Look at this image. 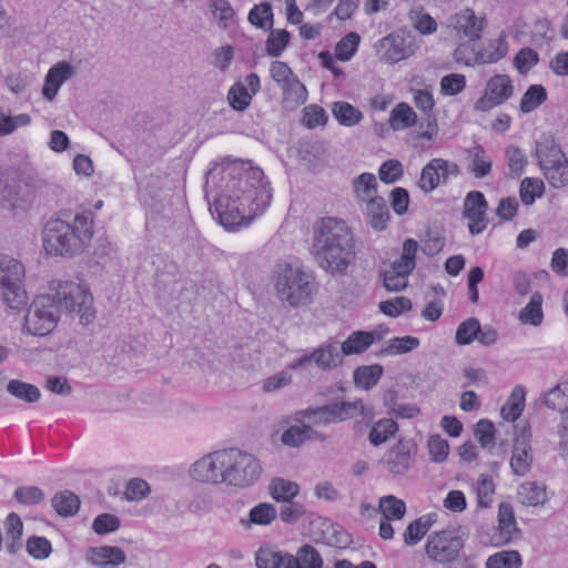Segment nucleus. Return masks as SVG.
<instances>
[{"label":"nucleus","mask_w":568,"mask_h":568,"mask_svg":"<svg viewBox=\"0 0 568 568\" xmlns=\"http://www.w3.org/2000/svg\"><path fill=\"white\" fill-rule=\"evenodd\" d=\"M539 61L538 53L531 48L520 49L514 58V67L517 71L525 75L527 74Z\"/></svg>","instance_id":"e2e57ef3"},{"label":"nucleus","mask_w":568,"mask_h":568,"mask_svg":"<svg viewBox=\"0 0 568 568\" xmlns=\"http://www.w3.org/2000/svg\"><path fill=\"white\" fill-rule=\"evenodd\" d=\"M478 333H480V322L476 317H469L458 325L455 341L458 345H469L477 339Z\"/></svg>","instance_id":"864d4df0"},{"label":"nucleus","mask_w":568,"mask_h":568,"mask_svg":"<svg viewBox=\"0 0 568 568\" xmlns=\"http://www.w3.org/2000/svg\"><path fill=\"white\" fill-rule=\"evenodd\" d=\"M545 179L554 189H562L568 185V159L551 161L540 166Z\"/></svg>","instance_id":"393cba45"},{"label":"nucleus","mask_w":568,"mask_h":568,"mask_svg":"<svg viewBox=\"0 0 568 568\" xmlns=\"http://www.w3.org/2000/svg\"><path fill=\"white\" fill-rule=\"evenodd\" d=\"M446 243L444 231L440 229H428L426 231V240L422 246V251L427 256L437 255L444 248Z\"/></svg>","instance_id":"052dcab7"},{"label":"nucleus","mask_w":568,"mask_h":568,"mask_svg":"<svg viewBox=\"0 0 568 568\" xmlns=\"http://www.w3.org/2000/svg\"><path fill=\"white\" fill-rule=\"evenodd\" d=\"M379 48L383 51L382 60L388 63L399 62L414 53L415 45L410 37L404 33L394 32L379 40Z\"/></svg>","instance_id":"4468645a"},{"label":"nucleus","mask_w":568,"mask_h":568,"mask_svg":"<svg viewBox=\"0 0 568 568\" xmlns=\"http://www.w3.org/2000/svg\"><path fill=\"white\" fill-rule=\"evenodd\" d=\"M530 432L524 428L520 436L515 438L513 454L510 458V467L515 475L525 476L529 473L532 464L531 447L528 437Z\"/></svg>","instance_id":"dca6fc26"},{"label":"nucleus","mask_w":568,"mask_h":568,"mask_svg":"<svg viewBox=\"0 0 568 568\" xmlns=\"http://www.w3.org/2000/svg\"><path fill=\"white\" fill-rule=\"evenodd\" d=\"M464 547L465 540L456 530L444 529L428 535L425 552L428 559L445 568H477L473 557H460Z\"/></svg>","instance_id":"6e6552de"},{"label":"nucleus","mask_w":568,"mask_h":568,"mask_svg":"<svg viewBox=\"0 0 568 568\" xmlns=\"http://www.w3.org/2000/svg\"><path fill=\"white\" fill-rule=\"evenodd\" d=\"M375 342V337L366 331L353 332L341 345L343 355L362 354Z\"/></svg>","instance_id":"c756f323"},{"label":"nucleus","mask_w":568,"mask_h":568,"mask_svg":"<svg viewBox=\"0 0 568 568\" xmlns=\"http://www.w3.org/2000/svg\"><path fill=\"white\" fill-rule=\"evenodd\" d=\"M51 505L60 516L70 517L78 513L80 499L74 493L63 490L52 497Z\"/></svg>","instance_id":"72a5a7b5"},{"label":"nucleus","mask_w":568,"mask_h":568,"mask_svg":"<svg viewBox=\"0 0 568 568\" xmlns=\"http://www.w3.org/2000/svg\"><path fill=\"white\" fill-rule=\"evenodd\" d=\"M13 497L23 506H34L44 499V493L38 486H21L14 490Z\"/></svg>","instance_id":"680f3d73"},{"label":"nucleus","mask_w":568,"mask_h":568,"mask_svg":"<svg viewBox=\"0 0 568 568\" xmlns=\"http://www.w3.org/2000/svg\"><path fill=\"white\" fill-rule=\"evenodd\" d=\"M7 390L27 403H34L40 398V390L37 386L18 379H11L7 385Z\"/></svg>","instance_id":"3c124183"},{"label":"nucleus","mask_w":568,"mask_h":568,"mask_svg":"<svg viewBox=\"0 0 568 568\" xmlns=\"http://www.w3.org/2000/svg\"><path fill=\"white\" fill-rule=\"evenodd\" d=\"M409 18L413 21L415 29L422 34H432L437 30V22L435 19L424 12L423 9L410 10Z\"/></svg>","instance_id":"0e129e2a"},{"label":"nucleus","mask_w":568,"mask_h":568,"mask_svg":"<svg viewBox=\"0 0 568 568\" xmlns=\"http://www.w3.org/2000/svg\"><path fill=\"white\" fill-rule=\"evenodd\" d=\"M327 120L328 115L326 111L317 104H311L303 109L302 123L308 129L325 125Z\"/></svg>","instance_id":"69168bd1"},{"label":"nucleus","mask_w":568,"mask_h":568,"mask_svg":"<svg viewBox=\"0 0 568 568\" xmlns=\"http://www.w3.org/2000/svg\"><path fill=\"white\" fill-rule=\"evenodd\" d=\"M364 202L366 203L365 215L369 226L378 232L386 230L390 215L385 199L374 195Z\"/></svg>","instance_id":"412c9836"},{"label":"nucleus","mask_w":568,"mask_h":568,"mask_svg":"<svg viewBox=\"0 0 568 568\" xmlns=\"http://www.w3.org/2000/svg\"><path fill=\"white\" fill-rule=\"evenodd\" d=\"M265 42V50L267 55L277 58L286 49L290 43L291 33L285 29L274 30L273 28Z\"/></svg>","instance_id":"c03bdc74"},{"label":"nucleus","mask_w":568,"mask_h":568,"mask_svg":"<svg viewBox=\"0 0 568 568\" xmlns=\"http://www.w3.org/2000/svg\"><path fill=\"white\" fill-rule=\"evenodd\" d=\"M513 93L514 85L509 75L495 74L487 81L484 95L475 102L474 108L480 112L489 111L510 99Z\"/></svg>","instance_id":"9b49d317"},{"label":"nucleus","mask_w":568,"mask_h":568,"mask_svg":"<svg viewBox=\"0 0 568 568\" xmlns=\"http://www.w3.org/2000/svg\"><path fill=\"white\" fill-rule=\"evenodd\" d=\"M211 9L217 17L221 28L226 29L234 21L235 11L227 0H212Z\"/></svg>","instance_id":"338daca9"},{"label":"nucleus","mask_w":568,"mask_h":568,"mask_svg":"<svg viewBox=\"0 0 568 568\" xmlns=\"http://www.w3.org/2000/svg\"><path fill=\"white\" fill-rule=\"evenodd\" d=\"M417 454V445L412 439H399L385 456L387 470L394 476L405 475Z\"/></svg>","instance_id":"ddd939ff"},{"label":"nucleus","mask_w":568,"mask_h":568,"mask_svg":"<svg viewBox=\"0 0 568 568\" xmlns=\"http://www.w3.org/2000/svg\"><path fill=\"white\" fill-rule=\"evenodd\" d=\"M435 520L432 515L422 516L406 527L404 531V541L408 546H414L419 542L430 527L434 525Z\"/></svg>","instance_id":"f704fd0d"},{"label":"nucleus","mask_w":568,"mask_h":568,"mask_svg":"<svg viewBox=\"0 0 568 568\" xmlns=\"http://www.w3.org/2000/svg\"><path fill=\"white\" fill-rule=\"evenodd\" d=\"M277 511L272 504L262 503L250 510L248 519H242L241 524L246 527L251 525H270L276 518Z\"/></svg>","instance_id":"ea45409f"},{"label":"nucleus","mask_w":568,"mask_h":568,"mask_svg":"<svg viewBox=\"0 0 568 568\" xmlns=\"http://www.w3.org/2000/svg\"><path fill=\"white\" fill-rule=\"evenodd\" d=\"M283 91L282 105L286 110H295L304 104L307 99V90L297 77L281 85Z\"/></svg>","instance_id":"b1692460"},{"label":"nucleus","mask_w":568,"mask_h":568,"mask_svg":"<svg viewBox=\"0 0 568 568\" xmlns=\"http://www.w3.org/2000/svg\"><path fill=\"white\" fill-rule=\"evenodd\" d=\"M525 387L521 385L515 386L506 403L501 406L500 415L507 422L517 420L525 407Z\"/></svg>","instance_id":"bb28decb"},{"label":"nucleus","mask_w":568,"mask_h":568,"mask_svg":"<svg viewBox=\"0 0 568 568\" xmlns=\"http://www.w3.org/2000/svg\"><path fill=\"white\" fill-rule=\"evenodd\" d=\"M32 203V191L29 185L8 176L0 179V206L17 214L26 211Z\"/></svg>","instance_id":"9d476101"},{"label":"nucleus","mask_w":568,"mask_h":568,"mask_svg":"<svg viewBox=\"0 0 568 568\" xmlns=\"http://www.w3.org/2000/svg\"><path fill=\"white\" fill-rule=\"evenodd\" d=\"M547 100V91L541 84H532L520 100V111L530 113Z\"/></svg>","instance_id":"49530a36"},{"label":"nucleus","mask_w":568,"mask_h":568,"mask_svg":"<svg viewBox=\"0 0 568 568\" xmlns=\"http://www.w3.org/2000/svg\"><path fill=\"white\" fill-rule=\"evenodd\" d=\"M397 429L398 425L395 420L387 418L381 419L371 429L368 439L373 446H379L393 437Z\"/></svg>","instance_id":"79ce46f5"},{"label":"nucleus","mask_w":568,"mask_h":568,"mask_svg":"<svg viewBox=\"0 0 568 568\" xmlns=\"http://www.w3.org/2000/svg\"><path fill=\"white\" fill-rule=\"evenodd\" d=\"M91 213L77 214L73 223L60 217L50 219L43 229V243L48 253L72 257L84 251L93 236Z\"/></svg>","instance_id":"423d86ee"},{"label":"nucleus","mask_w":568,"mask_h":568,"mask_svg":"<svg viewBox=\"0 0 568 568\" xmlns=\"http://www.w3.org/2000/svg\"><path fill=\"white\" fill-rule=\"evenodd\" d=\"M378 507L383 514V518L387 520L402 519L406 514L404 500L393 495L382 497Z\"/></svg>","instance_id":"09e8293b"},{"label":"nucleus","mask_w":568,"mask_h":568,"mask_svg":"<svg viewBox=\"0 0 568 568\" xmlns=\"http://www.w3.org/2000/svg\"><path fill=\"white\" fill-rule=\"evenodd\" d=\"M332 113L337 122L343 126H353L363 119L361 110L348 102L337 101L333 104Z\"/></svg>","instance_id":"e433bc0d"},{"label":"nucleus","mask_w":568,"mask_h":568,"mask_svg":"<svg viewBox=\"0 0 568 568\" xmlns=\"http://www.w3.org/2000/svg\"><path fill=\"white\" fill-rule=\"evenodd\" d=\"M568 383L557 385L544 394V404L554 410L561 412L568 407Z\"/></svg>","instance_id":"603ef678"},{"label":"nucleus","mask_w":568,"mask_h":568,"mask_svg":"<svg viewBox=\"0 0 568 568\" xmlns=\"http://www.w3.org/2000/svg\"><path fill=\"white\" fill-rule=\"evenodd\" d=\"M312 361L323 371L337 367L343 362V352L338 342H332L314 349L310 355H304L293 361L288 367L297 369L308 365Z\"/></svg>","instance_id":"f8f14e48"},{"label":"nucleus","mask_w":568,"mask_h":568,"mask_svg":"<svg viewBox=\"0 0 568 568\" xmlns=\"http://www.w3.org/2000/svg\"><path fill=\"white\" fill-rule=\"evenodd\" d=\"M498 527L500 537L505 542L511 539L513 532H518L513 506L508 503H501L498 508Z\"/></svg>","instance_id":"4c0bfd02"},{"label":"nucleus","mask_w":568,"mask_h":568,"mask_svg":"<svg viewBox=\"0 0 568 568\" xmlns=\"http://www.w3.org/2000/svg\"><path fill=\"white\" fill-rule=\"evenodd\" d=\"M361 38L356 32H349L335 47V55L341 61H348L357 51Z\"/></svg>","instance_id":"bf43d9fd"},{"label":"nucleus","mask_w":568,"mask_h":568,"mask_svg":"<svg viewBox=\"0 0 568 568\" xmlns=\"http://www.w3.org/2000/svg\"><path fill=\"white\" fill-rule=\"evenodd\" d=\"M353 186L358 201H368L372 193L377 190L376 178L372 173H362L354 180Z\"/></svg>","instance_id":"4d7b16f0"},{"label":"nucleus","mask_w":568,"mask_h":568,"mask_svg":"<svg viewBox=\"0 0 568 568\" xmlns=\"http://www.w3.org/2000/svg\"><path fill=\"white\" fill-rule=\"evenodd\" d=\"M313 253L318 265L332 276H344L356 261V241L347 223L323 217L314 225Z\"/></svg>","instance_id":"20e7f679"},{"label":"nucleus","mask_w":568,"mask_h":568,"mask_svg":"<svg viewBox=\"0 0 568 568\" xmlns=\"http://www.w3.org/2000/svg\"><path fill=\"white\" fill-rule=\"evenodd\" d=\"M74 74L73 67L65 61L59 62L51 67L45 75L42 94L48 101H52L60 89V87L72 78Z\"/></svg>","instance_id":"aec40b11"},{"label":"nucleus","mask_w":568,"mask_h":568,"mask_svg":"<svg viewBox=\"0 0 568 568\" xmlns=\"http://www.w3.org/2000/svg\"><path fill=\"white\" fill-rule=\"evenodd\" d=\"M260 88V77L256 73L247 74L244 82H235L227 92L231 108L240 112L245 111Z\"/></svg>","instance_id":"2eb2a0df"},{"label":"nucleus","mask_w":568,"mask_h":568,"mask_svg":"<svg viewBox=\"0 0 568 568\" xmlns=\"http://www.w3.org/2000/svg\"><path fill=\"white\" fill-rule=\"evenodd\" d=\"M469 164L468 171L477 179L486 178L491 172L493 161L486 155L481 145L467 150Z\"/></svg>","instance_id":"a878e982"},{"label":"nucleus","mask_w":568,"mask_h":568,"mask_svg":"<svg viewBox=\"0 0 568 568\" xmlns=\"http://www.w3.org/2000/svg\"><path fill=\"white\" fill-rule=\"evenodd\" d=\"M439 165L438 159H433L423 168L418 184L424 192H432L438 186Z\"/></svg>","instance_id":"6e6d98bb"},{"label":"nucleus","mask_w":568,"mask_h":568,"mask_svg":"<svg viewBox=\"0 0 568 568\" xmlns=\"http://www.w3.org/2000/svg\"><path fill=\"white\" fill-rule=\"evenodd\" d=\"M262 473L258 460L235 448L217 450L195 462L191 468L194 479L246 488L257 481Z\"/></svg>","instance_id":"39448f33"},{"label":"nucleus","mask_w":568,"mask_h":568,"mask_svg":"<svg viewBox=\"0 0 568 568\" xmlns=\"http://www.w3.org/2000/svg\"><path fill=\"white\" fill-rule=\"evenodd\" d=\"M535 154L539 168L550 163L551 161L560 160L566 156L560 145L556 143L551 133L540 134L536 141Z\"/></svg>","instance_id":"5701e85b"},{"label":"nucleus","mask_w":568,"mask_h":568,"mask_svg":"<svg viewBox=\"0 0 568 568\" xmlns=\"http://www.w3.org/2000/svg\"><path fill=\"white\" fill-rule=\"evenodd\" d=\"M26 550L32 558L43 560L51 555L52 546L45 537L31 536L27 539Z\"/></svg>","instance_id":"13d9d810"},{"label":"nucleus","mask_w":568,"mask_h":568,"mask_svg":"<svg viewBox=\"0 0 568 568\" xmlns=\"http://www.w3.org/2000/svg\"><path fill=\"white\" fill-rule=\"evenodd\" d=\"M24 267L18 261L0 255V296L12 311H21L28 303V295L22 285Z\"/></svg>","instance_id":"1a4fd4ad"},{"label":"nucleus","mask_w":568,"mask_h":568,"mask_svg":"<svg viewBox=\"0 0 568 568\" xmlns=\"http://www.w3.org/2000/svg\"><path fill=\"white\" fill-rule=\"evenodd\" d=\"M542 295L534 293L529 303L519 312V320L524 324L538 326L541 324L544 315L541 310Z\"/></svg>","instance_id":"a19ab883"},{"label":"nucleus","mask_w":568,"mask_h":568,"mask_svg":"<svg viewBox=\"0 0 568 568\" xmlns=\"http://www.w3.org/2000/svg\"><path fill=\"white\" fill-rule=\"evenodd\" d=\"M216 189L210 210L226 230L248 225L272 200V190L262 169L240 160L221 169Z\"/></svg>","instance_id":"f257e3e1"},{"label":"nucleus","mask_w":568,"mask_h":568,"mask_svg":"<svg viewBox=\"0 0 568 568\" xmlns=\"http://www.w3.org/2000/svg\"><path fill=\"white\" fill-rule=\"evenodd\" d=\"M255 565L257 568H301L295 556L274 550L268 546L261 547L255 554Z\"/></svg>","instance_id":"f3484780"},{"label":"nucleus","mask_w":568,"mask_h":568,"mask_svg":"<svg viewBox=\"0 0 568 568\" xmlns=\"http://www.w3.org/2000/svg\"><path fill=\"white\" fill-rule=\"evenodd\" d=\"M295 559L298 560L301 568H322L323 559L320 552L312 545L302 546Z\"/></svg>","instance_id":"774afa93"},{"label":"nucleus","mask_w":568,"mask_h":568,"mask_svg":"<svg viewBox=\"0 0 568 568\" xmlns=\"http://www.w3.org/2000/svg\"><path fill=\"white\" fill-rule=\"evenodd\" d=\"M328 422L332 424L342 423L365 415V405L362 399L346 402L344 399H334L324 405Z\"/></svg>","instance_id":"a211bd4d"},{"label":"nucleus","mask_w":568,"mask_h":568,"mask_svg":"<svg viewBox=\"0 0 568 568\" xmlns=\"http://www.w3.org/2000/svg\"><path fill=\"white\" fill-rule=\"evenodd\" d=\"M487 26L485 18H478L471 9L462 10L455 17V28L470 40H479Z\"/></svg>","instance_id":"4be33fe9"},{"label":"nucleus","mask_w":568,"mask_h":568,"mask_svg":"<svg viewBox=\"0 0 568 568\" xmlns=\"http://www.w3.org/2000/svg\"><path fill=\"white\" fill-rule=\"evenodd\" d=\"M298 485L283 478H275L270 485V493L276 501L287 503L298 494Z\"/></svg>","instance_id":"37998d69"},{"label":"nucleus","mask_w":568,"mask_h":568,"mask_svg":"<svg viewBox=\"0 0 568 568\" xmlns=\"http://www.w3.org/2000/svg\"><path fill=\"white\" fill-rule=\"evenodd\" d=\"M417 122V114L405 102L398 103L389 114V125L394 131L405 130Z\"/></svg>","instance_id":"7c9ffc66"},{"label":"nucleus","mask_w":568,"mask_h":568,"mask_svg":"<svg viewBox=\"0 0 568 568\" xmlns=\"http://www.w3.org/2000/svg\"><path fill=\"white\" fill-rule=\"evenodd\" d=\"M507 42L501 34L490 41L488 48L481 49L474 54V63L486 64L501 60L507 54Z\"/></svg>","instance_id":"cd10ccee"},{"label":"nucleus","mask_w":568,"mask_h":568,"mask_svg":"<svg viewBox=\"0 0 568 568\" xmlns=\"http://www.w3.org/2000/svg\"><path fill=\"white\" fill-rule=\"evenodd\" d=\"M523 561L517 550H503L489 556L486 568H520Z\"/></svg>","instance_id":"de8ad7c7"},{"label":"nucleus","mask_w":568,"mask_h":568,"mask_svg":"<svg viewBox=\"0 0 568 568\" xmlns=\"http://www.w3.org/2000/svg\"><path fill=\"white\" fill-rule=\"evenodd\" d=\"M384 368L379 364L359 366L354 371V383L365 390L374 387L383 376Z\"/></svg>","instance_id":"2f4dec72"},{"label":"nucleus","mask_w":568,"mask_h":568,"mask_svg":"<svg viewBox=\"0 0 568 568\" xmlns=\"http://www.w3.org/2000/svg\"><path fill=\"white\" fill-rule=\"evenodd\" d=\"M4 528L7 537V550L9 554L14 555L22 546L21 536L23 524L20 516L16 513H10L7 516Z\"/></svg>","instance_id":"c85d7f7f"},{"label":"nucleus","mask_w":568,"mask_h":568,"mask_svg":"<svg viewBox=\"0 0 568 568\" xmlns=\"http://www.w3.org/2000/svg\"><path fill=\"white\" fill-rule=\"evenodd\" d=\"M247 20L250 23L264 31L273 28V10L270 2H261L255 4L248 12Z\"/></svg>","instance_id":"58836bf2"},{"label":"nucleus","mask_w":568,"mask_h":568,"mask_svg":"<svg viewBox=\"0 0 568 568\" xmlns=\"http://www.w3.org/2000/svg\"><path fill=\"white\" fill-rule=\"evenodd\" d=\"M313 253L318 265L332 276H344L356 261V241L347 223L323 217L314 225Z\"/></svg>","instance_id":"7ed1b4c3"},{"label":"nucleus","mask_w":568,"mask_h":568,"mask_svg":"<svg viewBox=\"0 0 568 568\" xmlns=\"http://www.w3.org/2000/svg\"><path fill=\"white\" fill-rule=\"evenodd\" d=\"M53 290V294L37 296L30 304L23 325L28 334H50L58 325L61 308L75 313L83 325L94 320L93 297L89 290L72 281L59 282Z\"/></svg>","instance_id":"f03ea898"},{"label":"nucleus","mask_w":568,"mask_h":568,"mask_svg":"<svg viewBox=\"0 0 568 568\" xmlns=\"http://www.w3.org/2000/svg\"><path fill=\"white\" fill-rule=\"evenodd\" d=\"M419 346V339L414 336L394 337L387 342V346L381 349L379 355L406 354Z\"/></svg>","instance_id":"8fccbe9b"},{"label":"nucleus","mask_w":568,"mask_h":568,"mask_svg":"<svg viewBox=\"0 0 568 568\" xmlns=\"http://www.w3.org/2000/svg\"><path fill=\"white\" fill-rule=\"evenodd\" d=\"M518 498L527 506H540L547 501L546 487L535 481H527L519 486Z\"/></svg>","instance_id":"473e14b6"},{"label":"nucleus","mask_w":568,"mask_h":568,"mask_svg":"<svg viewBox=\"0 0 568 568\" xmlns=\"http://www.w3.org/2000/svg\"><path fill=\"white\" fill-rule=\"evenodd\" d=\"M545 193V184L538 178H525L519 187L520 200L525 205H531Z\"/></svg>","instance_id":"a18cd8bd"},{"label":"nucleus","mask_w":568,"mask_h":568,"mask_svg":"<svg viewBox=\"0 0 568 568\" xmlns=\"http://www.w3.org/2000/svg\"><path fill=\"white\" fill-rule=\"evenodd\" d=\"M488 203L479 191L469 192L464 202L463 216L467 220L487 216Z\"/></svg>","instance_id":"c9c22d12"},{"label":"nucleus","mask_w":568,"mask_h":568,"mask_svg":"<svg viewBox=\"0 0 568 568\" xmlns=\"http://www.w3.org/2000/svg\"><path fill=\"white\" fill-rule=\"evenodd\" d=\"M507 166L511 178H519L528 164V159L518 146H508L505 151Z\"/></svg>","instance_id":"5fc2aeb1"},{"label":"nucleus","mask_w":568,"mask_h":568,"mask_svg":"<svg viewBox=\"0 0 568 568\" xmlns=\"http://www.w3.org/2000/svg\"><path fill=\"white\" fill-rule=\"evenodd\" d=\"M125 552L116 546L90 547L85 555V560L99 568L114 567L125 562Z\"/></svg>","instance_id":"6ab92c4d"},{"label":"nucleus","mask_w":568,"mask_h":568,"mask_svg":"<svg viewBox=\"0 0 568 568\" xmlns=\"http://www.w3.org/2000/svg\"><path fill=\"white\" fill-rule=\"evenodd\" d=\"M275 290L278 298L292 307L307 305L316 292L311 273L293 264L277 266Z\"/></svg>","instance_id":"0eeeda50"}]
</instances>
